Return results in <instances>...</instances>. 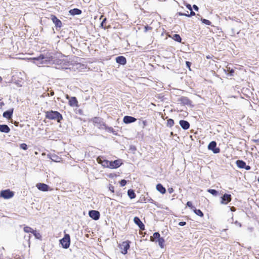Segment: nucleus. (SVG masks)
Here are the masks:
<instances>
[{
	"instance_id": "nucleus-21",
	"label": "nucleus",
	"mask_w": 259,
	"mask_h": 259,
	"mask_svg": "<svg viewBox=\"0 0 259 259\" xmlns=\"http://www.w3.org/2000/svg\"><path fill=\"white\" fill-rule=\"evenodd\" d=\"M180 101L185 105H188L191 104V101L186 97H182L180 99Z\"/></svg>"
},
{
	"instance_id": "nucleus-29",
	"label": "nucleus",
	"mask_w": 259,
	"mask_h": 259,
	"mask_svg": "<svg viewBox=\"0 0 259 259\" xmlns=\"http://www.w3.org/2000/svg\"><path fill=\"white\" fill-rule=\"evenodd\" d=\"M24 231L26 233H32L34 231L32 228L28 226H25L23 228Z\"/></svg>"
},
{
	"instance_id": "nucleus-25",
	"label": "nucleus",
	"mask_w": 259,
	"mask_h": 259,
	"mask_svg": "<svg viewBox=\"0 0 259 259\" xmlns=\"http://www.w3.org/2000/svg\"><path fill=\"white\" fill-rule=\"evenodd\" d=\"M92 120L94 125L96 126H98L99 124L100 125L102 122L100 118L97 117L93 118Z\"/></svg>"
},
{
	"instance_id": "nucleus-9",
	"label": "nucleus",
	"mask_w": 259,
	"mask_h": 259,
	"mask_svg": "<svg viewBox=\"0 0 259 259\" xmlns=\"http://www.w3.org/2000/svg\"><path fill=\"white\" fill-rule=\"evenodd\" d=\"M36 187L39 190L41 191L45 192L49 190H52V189H50L49 186L48 185L44 183H37L36 185Z\"/></svg>"
},
{
	"instance_id": "nucleus-51",
	"label": "nucleus",
	"mask_w": 259,
	"mask_h": 259,
	"mask_svg": "<svg viewBox=\"0 0 259 259\" xmlns=\"http://www.w3.org/2000/svg\"><path fill=\"white\" fill-rule=\"evenodd\" d=\"M65 98L66 99L68 100V101L70 99V98L68 94L65 95Z\"/></svg>"
},
{
	"instance_id": "nucleus-20",
	"label": "nucleus",
	"mask_w": 259,
	"mask_h": 259,
	"mask_svg": "<svg viewBox=\"0 0 259 259\" xmlns=\"http://www.w3.org/2000/svg\"><path fill=\"white\" fill-rule=\"evenodd\" d=\"M0 131L3 133H8L10 131V128L6 124H0Z\"/></svg>"
},
{
	"instance_id": "nucleus-4",
	"label": "nucleus",
	"mask_w": 259,
	"mask_h": 259,
	"mask_svg": "<svg viewBox=\"0 0 259 259\" xmlns=\"http://www.w3.org/2000/svg\"><path fill=\"white\" fill-rule=\"evenodd\" d=\"M14 195V193L10 189L2 190L0 192V197L5 199H8L12 198Z\"/></svg>"
},
{
	"instance_id": "nucleus-35",
	"label": "nucleus",
	"mask_w": 259,
	"mask_h": 259,
	"mask_svg": "<svg viewBox=\"0 0 259 259\" xmlns=\"http://www.w3.org/2000/svg\"><path fill=\"white\" fill-rule=\"evenodd\" d=\"M187 206L190 207L192 209H194L195 207L193 205L192 202L188 201L186 204Z\"/></svg>"
},
{
	"instance_id": "nucleus-37",
	"label": "nucleus",
	"mask_w": 259,
	"mask_h": 259,
	"mask_svg": "<svg viewBox=\"0 0 259 259\" xmlns=\"http://www.w3.org/2000/svg\"><path fill=\"white\" fill-rule=\"evenodd\" d=\"M20 147L23 150H27L28 148L27 145L25 143L21 144Z\"/></svg>"
},
{
	"instance_id": "nucleus-45",
	"label": "nucleus",
	"mask_w": 259,
	"mask_h": 259,
	"mask_svg": "<svg viewBox=\"0 0 259 259\" xmlns=\"http://www.w3.org/2000/svg\"><path fill=\"white\" fill-rule=\"evenodd\" d=\"M178 15L179 16H187V15H188L187 14H185V13H183L182 12H179L178 13Z\"/></svg>"
},
{
	"instance_id": "nucleus-27",
	"label": "nucleus",
	"mask_w": 259,
	"mask_h": 259,
	"mask_svg": "<svg viewBox=\"0 0 259 259\" xmlns=\"http://www.w3.org/2000/svg\"><path fill=\"white\" fill-rule=\"evenodd\" d=\"M193 211H194V213H195L196 215H198V216H199V217H203V216H204V214H203V213L202 212V211H201V210H200V209H196V208H195L193 209Z\"/></svg>"
},
{
	"instance_id": "nucleus-32",
	"label": "nucleus",
	"mask_w": 259,
	"mask_h": 259,
	"mask_svg": "<svg viewBox=\"0 0 259 259\" xmlns=\"http://www.w3.org/2000/svg\"><path fill=\"white\" fill-rule=\"evenodd\" d=\"M207 192L214 196L217 195L218 193V191L214 189H208L207 190Z\"/></svg>"
},
{
	"instance_id": "nucleus-23",
	"label": "nucleus",
	"mask_w": 259,
	"mask_h": 259,
	"mask_svg": "<svg viewBox=\"0 0 259 259\" xmlns=\"http://www.w3.org/2000/svg\"><path fill=\"white\" fill-rule=\"evenodd\" d=\"M13 113V110H8L5 111L3 113V116L7 119H11L12 118V115Z\"/></svg>"
},
{
	"instance_id": "nucleus-5",
	"label": "nucleus",
	"mask_w": 259,
	"mask_h": 259,
	"mask_svg": "<svg viewBox=\"0 0 259 259\" xmlns=\"http://www.w3.org/2000/svg\"><path fill=\"white\" fill-rule=\"evenodd\" d=\"M60 243L64 248H68L70 244V238L69 234H65L64 237L60 240Z\"/></svg>"
},
{
	"instance_id": "nucleus-2",
	"label": "nucleus",
	"mask_w": 259,
	"mask_h": 259,
	"mask_svg": "<svg viewBox=\"0 0 259 259\" xmlns=\"http://www.w3.org/2000/svg\"><path fill=\"white\" fill-rule=\"evenodd\" d=\"M150 240L152 242H158L161 248H163L165 240L163 237H160V235L158 232L153 233L152 236H150Z\"/></svg>"
},
{
	"instance_id": "nucleus-42",
	"label": "nucleus",
	"mask_w": 259,
	"mask_h": 259,
	"mask_svg": "<svg viewBox=\"0 0 259 259\" xmlns=\"http://www.w3.org/2000/svg\"><path fill=\"white\" fill-rule=\"evenodd\" d=\"M106 21V18H104V19H103V20L102 21V22L101 24V25L102 27H104V28H106V26H104V23H105V21Z\"/></svg>"
},
{
	"instance_id": "nucleus-30",
	"label": "nucleus",
	"mask_w": 259,
	"mask_h": 259,
	"mask_svg": "<svg viewBox=\"0 0 259 259\" xmlns=\"http://www.w3.org/2000/svg\"><path fill=\"white\" fill-rule=\"evenodd\" d=\"M33 235L36 238L41 240V234L37 232L36 231L34 230L33 232L32 233Z\"/></svg>"
},
{
	"instance_id": "nucleus-7",
	"label": "nucleus",
	"mask_w": 259,
	"mask_h": 259,
	"mask_svg": "<svg viewBox=\"0 0 259 259\" xmlns=\"http://www.w3.org/2000/svg\"><path fill=\"white\" fill-rule=\"evenodd\" d=\"M97 161L98 163L102 165V166L105 168H108L109 163V161L104 159L102 156H99L97 158Z\"/></svg>"
},
{
	"instance_id": "nucleus-17",
	"label": "nucleus",
	"mask_w": 259,
	"mask_h": 259,
	"mask_svg": "<svg viewBox=\"0 0 259 259\" xmlns=\"http://www.w3.org/2000/svg\"><path fill=\"white\" fill-rule=\"evenodd\" d=\"M116 61L117 63L122 65H125L126 63V58L122 56L116 57Z\"/></svg>"
},
{
	"instance_id": "nucleus-8",
	"label": "nucleus",
	"mask_w": 259,
	"mask_h": 259,
	"mask_svg": "<svg viewBox=\"0 0 259 259\" xmlns=\"http://www.w3.org/2000/svg\"><path fill=\"white\" fill-rule=\"evenodd\" d=\"M217 143L215 141L211 142L208 146V148L209 150H212L214 153H218L220 151L219 148H216Z\"/></svg>"
},
{
	"instance_id": "nucleus-58",
	"label": "nucleus",
	"mask_w": 259,
	"mask_h": 259,
	"mask_svg": "<svg viewBox=\"0 0 259 259\" xmlns=\"http://www.w3.org/2000/svg\"><path fill=\"white\" fill-rule=\"evenodd\" d=\"M239 226L240 227H241V224L240 223H239Z\"/></svg>"
},
{
	"instance_id": "nucleus-48",
	"label": "nucleus",
	"mask_w": 259,
	"mask_h": 259,
	"mask_svg": "<svg viewBox=\"0 0 259 259\" xmlns=\"http://www.w3.org/2000/svg\"><path fill=\"white\" fill-rule=\"evenodd\" d=\"M253 142L256 144H259V139L253 140Z\"/></svg>"
},
{
	"instance_id": "nucleus-26",
	"label": "nucleus",
	"mask_w": 259,
	"mask_h": 259,
	"mask_svg": "<svg viewBox=\"0 0 259 259\" xmlns=\"http://www.w3.org/2000/svg\"><path fill=\"white\" fill-rule=\"evenodd\" d=\"M127 195L131 199H134L136 197V195L133 190L130 189L127 191Z\"/></svg>"
},
{
	"instance_id": "nucleus-43",
	"label": "nucleus",
	"mask_w": 259,
	"mask_h": 259,
	"mask_svg": "<svg viewBox=\"0 0 259 259\" xmlns=\"http://www.w3.org/2000/svg\"><path fill=\"white\" fill-rule=\"evenodd\" d=\"M186 224V223L185 222H180L179 223V225L181 226H183Z\"/></svg>"
},
{
	"instance_id": "nucleus-10",
	"label": "nucleus",
	"mask_w": 259,
	"mask_h": 259,
	"mask_svg": "<svg viewBox=\"0 0 259 259\" xmlns=\"http://www.w3.org/2000/svg\"><path fill=\"white\" fill-rule=\"evenodd\" d=\"M232 200L231 195L230 194H225L222 197L221 203L223 204H227Z\"/></svg>"
},
{
	"instance_id": "nucleus-52",
	"label": "nucleus",
	"mask_w": 259,
	"mask_h": 259,
	"mask_svg": "<svg viewBox=\"0 0 259 259\" xmlns=\"http://www.w3.org/2000/svg\"><path fill=\"white\" fill-rule=\"evenodd\" d=\"M143 124L144 125V126H146L147 124V122L146 120H144L143 121Z\"/></svg>"
},
{
	"instance_id": "nucleus-56",
	"label": "nucleus",
	"mask_w": 259,
	"mask_h": 259,
	"mask_svg": "<svg viewBox=\"0 0 259 259\" xmlns=\"http://www.w3.org/2000/svg\"><path fill=\"white\" fill-rule=\"evenodd\" d=\"M3 79L1 76H0V82L2 81Z\"/></svg>"
},
{
	"instance_id": "nucleus-18",
	"label": "nucleus",
	"mask_w": 259,
	"mask_h": 259,
	"mask_svg": "<svg viewBox=\"0 0 259 259\" xmlns=\"http://www.w3.org/2000/svg\"><path fill=\"white\" fill-rule=\"evenodd\" d=\"M139 202H144V203H153L154 200L150 197H143V198H140L139 200Z\"/></svg>"
},
{
	"instance_id": "nucleus-22",
	"label": "nucleus",
	"mask_w": 259,
	"mask_h": 259,
	"mask_svg": "<svg viewBox=\"0 0 259 259\" xmlns=\"http://www.w3.org/2000/svg\"><path fill=\"white\" fill-rule=\"evenodd\" d=\"M69 13L71 15L74 16V15H80V14H81L82 12H81V11L80 10H79L78 9H77V8H75V9H73L70 10L69 11Z\"/></svg>"
},
{
	"instance_id": "nucleus-14",
	"label": "nucleus",
	"mask_w": 259,
	"mask_h": 259,
	"mask_svg": "<svg viewBox=\"0 0 259 259\" xmlns=\"http://www.w3.org/2000/svg\"><path fill=\"white\" fill-rule=\"evenodd\" d=\"M68 104L71 107H79L78 102L75 97H72L68 101Z\"/></svg>"
},
{
	"instance_id": "nucleus-38",
	"label": "nucleus",
	"mask_w": 259,
	"mask_h": 259,
	"mask_svg": "<svg viewBox=\"0 0 259 259\" xmlns=\"http://www.w3.org/2000/svg\"><path fill=\"white\" fill-rule=\"evenodd\" d=\"M227 71L230 74L231 76L233 75V73H234V70L230 68V67H227Z\"/></svg>"
},
{
	"instance_id": "nucleus-12",
	"label": "nucleus",
	"mask_w": 259,
	"mask_h": 259,
	"mask_svg": "<svg viewBox=\"0 0 259 259\" xmlns=\"http://www.w3.org/2000/svg\"><path fill=\"white\" fill-rule=\"evenodd\" d=\"M134 222L138 226V227H139V228L141 230H142V231L145 230V225H144V224L142 222V221L140 220V219L138 217H135L134 218Z\"/></svg>"
},
{
	"instance_id": "nucleus-41",
	"label": "nucleus",
	"mask_w": 259,
	"mask_h": 259,
	"mask_svg": "<svg viewBox=\"0 0 259 259\" xmlns=\"http://www.w3.org/2000/svg\"><path fill=\"white\" fill-rule=\"evenodd\" d=\"M186 64L187 67L189 68L190 70H191L190 66L191 65V63L189 61H186Z\"/></svg>"
},
{
	"instance_id": "nucleus-40",
	"label": "nucleus",
	"mask_w": 259,
	"mask_h": 259,
	"mask_svg": "<svg viewBox=\"0 0 259 259\" xmlns=\"http://www.w3.org/2000/svg\"><path fill=\"white\" fill-rule=\"evenodd\" d=\"M191 11V12H190V14H188L187 15V17H190V16H195V13L194 12H193L192 10H190Z\"/></svg>"
},
{
	"instance_id": "nucleus-11",
	"label": "nucleus",
	"mask_w": 259,
	"mask_h": 259,
	"mask_svg": "<svg viewBox=\"0 0 259 259\" xmlns=\"http://www.w3.org/2000/svg\"><path fill=\"white\" fill-rule=\"evenodd\" d=\"M90 217L94 220H98L100 218V212L97 210H92L89 211Z\"/></svg>"
},
{
	"instance_id": "nucleus-28",
	"label": "nucleus",
	"mask_w": 259,
	"mask_h": 259,
	"mask_svg": "<svg viewBox=\"0 0 259 259\" xmlns=\"http://www.w3.org/2000/svg\"><path fill=\"white\" fill-rule=\"evenodd\" d=\"M175 124V122H174V120L172 119H168L167 120V126L169 127H171L172 126H174Z\"/></svg>"
},
{
	"instance_id": "nucleus-13",
	"label": "nucleus",
	"mask_w": 259,
	"mask_h": 259,
	"mask_svg": "<svg viewBox=\"0 0 259 259\" xmlns=\"http://www.w3.org/2000/svg\"><path fill=\"white\" fill-rule=\"evenodd\" d=\"M51 19L53 23L55 24V26L58 27H61L62 26V22L57 18L55 15H51Z\"/></svg>"
},
{
	"instance_id": "nucleus-16",
	"label": "nucleus",
	"mask_w": 259,
	"mask_h": 259,
	"mask_svg": "<svg viewBox=\"0 0 259 259\" xmlns=\"http://www.w3.org/2000/svg\"><path fill=\"white\" fill-rule=\"evenodd\" d=\"M179 124L182 127V128H183L185 130H188L190 127V123L189 122H188L186 120H181L179 121Z\"/></svg>"
},
{
	"instance_id": "nucleus-19",
	"label": "nucleus",
	"mask_w": 259,
	"mask_h": 259,
	"mask_svg": "<svg viewBox=\"0 0 259 259\" xmlns=\"http://www.w3.org/2000/svg\"><path fill=\"white\" fill-rule=\"evenodd\" d=\"M156 188L162 194H164L166 192L165 188L161 184H158L156 186Z\"/></svg>"
},
{
	"instance_id": "nucleus-59",
	"label": "nucleus",
	"mask_w": 259,
	"mask_h": 259,
	"mask_svg": "<svg viewBox=\"0 0 259 259\" xmlns=\"http://www.w3.org/2000/svg\"><path fill=\"white\" fill-rule=\"evenodd\" d=\"M257 181H258V183H259V178L258 179Z\"/></svg>"
},
{
	"instance_id": "nucleus-39",
	"label": "nucleus",
	"mask_w": 259,
	"mask_h": 259,
	"mask_svg": "<svg viewBox=\"0 0 259 259\" xmlns=\"http://www.w3.org/2000/svg\"><path fill=\"white\" fill-rule=\"evenodd\" d=\"M126 181L125 180H122L120 181L119 183L121 187H123L126 184Z\"/></svg>"
},
{
	"instance_id": "nucleus-1",
	"label": "nucleus",
	"mask_w": 259,
	"mask_h": 259,
	"mask_svg": "<svg viewBox=\"0 0 259 259\" xmlns=\"http://www.w3.org/2000/svg\"><path fill=\"white\" fill-rule=\"evenodd\" d=\"M45 118L49 120H56L60 123L63 119V116L58 111L50 110L45 112Z\"/></svg>"
},
{
	"instance_id": "nucleus-6",
	"label": "nucleus",
	"mask_w": 259,
	"mask_h": 259,
	"mask_svg": "<svg viewBox=\"0 0 259 259\" xmlns=\"http://www.w3.org/2000/svg\"><path fill=\"white\" fill-rule=\"evenodd\" d=\"M122 160L118 159L114 161H109L108 168L115 169L119 167L122 164Z\"/></svg>"
},
{
	"instance_id": "nucleus-46",
	"label": "nucleus",
	"mask_w": 259,
	"mask_h": 259,
	"mask_svg": "<svg viewBox=\"0 0 259 259\" xmlns=\"http://www.w3.org/2000/svg\"><path fill=\"white\" fill-rule=\"evenodd\" d=\"M244 168H245V169H246V170H250V168H251V167H250V166L249 165H246L245 164V167H244Z\"/></svg>"
},
{
	"instance_id": "nucleus-15",
	"label": "nucleus",
	"mask_w": 259,
	"mask_h": 259,
	"mask_svg": "<svg viewBox=\"0 0 259 259\" xmlns=\"http://www.w3.org/2000/svg\"><path fill=\"white\" fill-rule=\"evenodd\" d=\"M136 120L137 119L136 118L130 116H125L123 119V122L126 124L135 122Z\"/></svg>"
},
{
	"instance_id": "nucleus-49",
	"label": "nucleus",
	"mask_w": 259,
	"mask_h": 259,
	"mask_svg": "<svg viewBox=\"0 0 259 259\" xmlns=\"http://www.w3.org/2000/svg\"><path fill=\"white\" fill-rule=\"evenodd\" d=\"M187 8L190 10H192V7H191V6L190 5V4H188L187 6H186Z\"/></svg>"
},
{
	"instance_id": "nucleus-36",
	"label": "nucleus",
	"mask_w": 259,
	"mask_h": 259,
	"mask_svg": "<svg viewBox=\"0 0 259 259\" xmlns=\"http://www.w3.org/2000/svg\"><path fill=\"white\" fill-rule=\"evenodd\" d=\"M152 29H153V28L152 27L147 25V26H145L144 31L145 32H146L148 31H151Z\"/></svg>"
},
{
	"instance_id": "nucleus-50",
	"label": "nucleus",
	"mask_w": 259,
	"mask_h": 259,
	"mask_svg": "<svg viewBox=\"0 0 259 259\" xmlns=\"http://www.w3.org/2000/svg\"><path fill=\"white\" fill-rule=\"evenodd\" d=\"M230 210L231 211H236V208L234 206H232L231 208H230Z\"/></svg>"
},
{
	"instance_id": "nucleus-3",
	"label": "nucleus",
	"mask_w": 259,
	"mask_h": 259,
	"mask_svg": "<svg viewBox=\"0 0 259 259\" xmlns=\"http://www.w3.org/2000/svg\"><path fill=\"white\" fill-rule=\"evenodd\" d=\"M131 241L126 240L122 242L119 245V247L121 250V252L123 254H126L127 253V250L130 247Z\"/></svg>"
},
{
	"instance_id": "nucleus-44",
	"label": "nucleus",
	"mask_w": 259,
	"mask_h": 259,
	"mask_svg": "<svg viewBox=\"0 0 259 259\" xmlns=\"http://www.w3.org/2000/svg\"><path fill=\"white\" fill-rule=\"evenodd\" d=\"M174 190L172 188H170L168 189V191L169 193H172L174 192Z\"/></svg>"
},
{
	"instance_id": "nucleus-57",
	"label": "nucleus",
	"mask_w": 259,
	"mask_h": 259,
	"mask_svg": "<svg viewBox=\"0 0 259 259\" xmlns=\"http://www.w3.org/2000/svg\"><path fill=\"white\" fill-rule=\"evenodd\" d=\"M235 223L237 224V225H239V223H238V222L237 221L235 222Z\"/></svg>"
},
{
	"instance_id": "nucleus-47",
	"label": "nucleus",
	"mask_w": 259,
	"mask_h": 259,
	"mask_svg": "<svg viewBox=\"0 0 259 259\" xmlns=\"http://www.w3.org/2000/svg\"><path fill=\"white\" fill-rule=\"evenodd\" d=\"M193 8L196 11H198V7L196 5H194L193 6Z\"/></svg>"
},
{
	"instance_id": "nucleus-24",
	"label": "nucleus",
	"mask_w": 259,
	"mask_h": 259,
	"mask_svg": "<svg viewBox=\"0 0 259 259\" xmlns=\"http://www.w3.org/2000/svg\"><path fill=\"white\" fill-rule=\"evenodd\" d=\"M237 166L240 168H244L245 166L246 163L241 160H238L236 162Z\"/></svg>"
},
{
	"instance_id": "nucleus-33",
	"label": "nucleus",
	"mask_w": 259,
	"mask_h": 259,
	"mask_svg": "<svg viewBox=\"0 0 259 259\" xmlns=\"http://www.w3.org/2000/svg\"><path fill=\"white\" fill-rule=\"evenodd\" d=\"M201 21H202V22L203 23H204V24H205L206 25H210L211 24V22L209 20H208L202 18L201 19Z\"/></svg>"
},
{
	"instance_id": "nucleus-53",
	"label": "nucleus",
	"mask_w": 259,
	"mask_h": 259,
	"mask_svg": "<svg viewBox=\"0 0 259 259\" xmlns=\"http://www.w3.org/2000/svg\"><path fill=\"white\" fill-rule=\"evenodd\" d=\"M54 95V92H53V91H51V92H50V95L52 96H53Z\"/></svg>"
},
{
	"instance_id": "nucleus-55",
	"label": "nucleus",
	"mask_w": 259,
	"mask_h": 259,
	"mask_svg": "<svg viewBox=\"0 0 259 259\" xmlns=\"http://www.w3.org/2000/svg\"><path fill=\"white\" fill-rule=\"evenodd\" d=\"M110 191H111L112 192H114V187L112 186V188L110 189Z\"/></svg>"
},
{
	"instance_id": "nucleus-54",
	"label": "nucleus",
	"mask_w": 259,
	"mask_h": 259,
	"mask_svg": "<svg viewBox=\"0 0 259 259\" xmlns=\"http://www.w3.org/2000/svg\"><path fill=\"white\" fill-rule=\"evenodd\" d=\"M110 191H111L112 192H114V187L112 186V188L110 189Z\"/></svg>"
},
{
	"instance_id": "nucleus-31",
	"label": "nucleus",
	"mask_w": 259,
	"mask_h": 259,
	"mask_svg": "<svg viewBox=\"0 0 259 259\" xmlns=\"http://www.w3.org/2000/svg\"><path fill=\"white\" fill-rule=\"evenodd\" d=\"M173 39L175 40H176L178 42H181V40H182V38H181V36H180V35L177 34H176L174 35Z\"/></svg>"
},
{
	"instance_id": "nucleus-34",
	"label": "nucleus",
	"mask_w": 259,
	"mask_h": 259,
	"mask_svg": "<svg viewBox=\"0 0 259 259\" xmlns=\"http://www.w3.org/2000/svg\"><path fill=\"white\" fill-rule=\"evenodd\" d=\"M44 59H45V56H44V55H42V54L40 55L37 57H35V58H33V60H37V61L41 60H43Z\"/></svg>"
}]
</instances>
